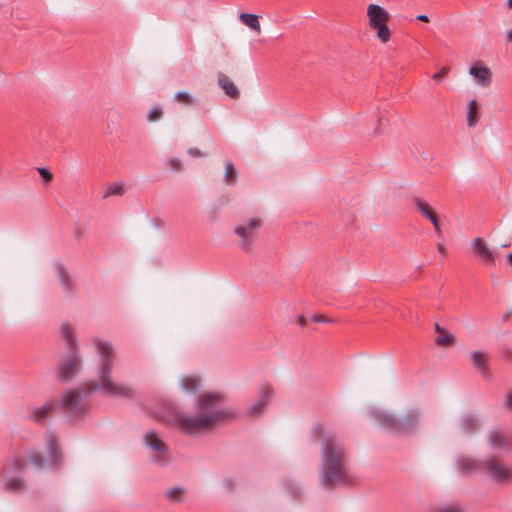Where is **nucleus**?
I'll return each instance as SVG.
<instances>
[{"label":"nucleus","mask_w":512,"mask_h":512,"mask_svg":"<svg viewBox=\"0 0 512 512\" xmlns=\"http://www.w3.org/2000/svg\"><path fill=\"white\" fill-rule=\"evenodd\" d=\"M223 397L219 393L206 392L199 398L198 411L195 415L179 414L176 418L178 428L187 434H196L208 430L226 413L219 409Z\"/></svg>","instance_id":"nucleus-1"},{"label":"nucleus","mask_w":512,"mask_h":512,"mask_svg":"<svg viewBox=\"0 0 512 512\" xmlns=\"http://www.w3.org/2000/svg\"><path fill=\"white\" fill-rule=\"evenodd\" d=\"M96 351L99 355V366H98V382L94 384V387L89 390L99 388L103 392L118 396V397H129L133 394V389L128 385L117 383L113 381L111 377L112 370L116 359L115 348L112 343L95 338L92 341Z\"/></svg>","instance_id":"nucleus-2"},{"label":"nucleus","mask_w":512,"mask_h":512,"mask_svg":"<svg viewBox=\"0 0 512 512\" xmlns=\"http://www.w3.org/2000/svg\"><path fill=\"white\" fill-rule=\"evenodd\" d=\"M349 469L344 448L335 438H328L322 447L321 480L323 485L339 484L348 479Z\"/></svg>","instance_id":"nucleus-3"},{"label":"nucleus","mask_w":512,"mask_h":512,"mask_svg":"<svg viewBox=\"0 0 512 512\" xmlns=\"http://www.w3.org/2000/svg\"><path fill=\"white\" fill-rule=\"evenodd\" d=\"M59 408H62L72 418H79L86 412L87 404L79 391L69 390L63 394L59 401L48 400L43 405L35 408L32 411L31 418L35 422L41 423Z\"/></svg>","instance_id":"nucleus-4"},{"label":"nucleus","mask_w":512,"mask_h":512,"mask_svg":"<svg viewBox=\"0 0 512 512\" xmlns=\"http://www.w3.org/2000/svg\"><path fill=\"white\" fill-rule=\"evenodd\" d=\"M379 425L397 434L414 433L421 421V412L417 409L409 410L405 415L396 418L391 412L379 410L375 413Z\"/></svg>","instance_id":"nucleus-5"},{"label":"nucleus","mask_w":512,"mask_h":512,"mask_svg":"<svg viewBox=\"0 0 512 512\" xmlns=\"http://www.w3.org/2000/svg\"><path fill=\"white\" fill-rule=\"evenodd\" d=\"M263 225L260 217H251L247 221L237 225L234 233L238 237V245L241 249H248L258 236Z\"/></svg>","instance_id":"nucleus-6"},{"label":"nucleus","mask_w":512,"mask_h":512,"mask_svg":"<svg viewBox=\"0 0 512 512\" xmlns=\"http://www.w3.org/2000/svg\"><path fill=\"white\" fill-rule=\"evenodd\" d=\"M486 474L494 481L504 483L512 479V467L492 459L484 464Z\"/></svg>","instance_id":"nucleus-7"},{"label":"nucleus","mask_w":512,"mask_h":512,"mask_svg":"<svg viewBox=\"0 0 512 512\" xmlns=\"http://www.w3.org/2000/svg\"><path fill=\"white\" fill-rule=\"evenodd\" d=\"M81 365V358L78 350H69L68 355L60 362V377L63 380H70L75 376Z\"/></svg>","instance_id":"nucleus-8"},{"label":"nucleus","mask_w":512,"mask_h":512,"mask_svg":"<svg viewBox=\"0 0 512 512\" xmlns=\"http://www.w3.org/2000/svg\"><path fill=\"white\" fill-rule=\"evenodd\" d=\"M473 252L481 259L486 266L495 264V257L486 241L480 237H476L471 241Z\"/></svg>","instance_id":"nucleus-9"},{"label":"nucleus","mask_w":512,"mask_h":512,"mask_svg":"<svg viewBox=\"0 0 512 512\" xmlns=\"http://www.w3.org/2000/svg\"><path fill=\"white\" fill-rule=\"evenodd\" d=\"M469 74L476 79L477 84L480 86L487 87L491 83L492 72L480 61H477L470 66Z\"/></svg>","instance_id":"nucleus-10"},{"label":"nucleus","mask_w":512,"mask_h":512,"mask_svg":"<svg viewBox=\"0 0 512 512\" xmlns=\"http://www.w3.org/2000/svg\"><path fill=\"white\" fill-rule=\"evenodd\" d=\"M367 18L370 27L376 24L388 23L390 15L384 7L378 4H369L367 7Z\"/></svg>","instance_id":"nucleus-11"},{"label":"nucleus","mask_w":512,"mask_h":512,"mask_svg":"<svg viewBox=\"0 0 512 512\" xmlns=\"http://www.w3.org/2000/svg\"><path fill=\"white\" fill-rule=\"evenodd\" d=\"M273 394V390L269 386H265L262 388L261 396L259 400H257L251 407L247 410V415L256 418L259 417L265 410L269 399Z\"/></svg>","instance_id":"nucleus-12"},{"label":"nucleus","mask_w":512,"mask_h":512,"mask_svg":"<svg viewBox=\"0 0 512 512\" xmlns=\"http://www.w3.org/2000/svg\"><path fill=\"white\" fill-rule=\"evenodd\" d=\"M487 441L492 449H509L512 447V441L500 429L491 430L487 434Z\"/></svg>","instance_id":"nucleus-13"},{"label":"nucleus","mask_w":512,"mask_h":512,"mask_svg":"<svg viewBox=\"0 0 512 512\" xmlns=\"http://www.w3.org/2000/svg\"><path fill=\"white\" fill-rule=\"evenodd\" d=\"M56 275L63 292L68 297H72L75 294L76 287L67 270L62 266H58L56 268Z\"/></svg>","instance_id":"nucleus-14"},{"label":"nucleus","mask_w":512,"mask_h":512,"mask_svg":"<svg viewBox=\"0 0 512 512\" xmlns=\"http://www.w3.org/2000/svg\"><path fill=\"white\" fill-rule=\"evenodd\" d=\"M217 83L218 86L225 92L227 96L232 99H238L240 96V91L235 85V83L224 73L219 72L217 74Z\"/></svg>","instance_id":"nucleus-15"},{"label":"nucleus","mask_w":512,"mask_h":512,"mask_svg":"<svg viewBox=\"0 0 512 512\" xmlns=\"http://www.w3.org/2000/svg\"><path fill=\"white\" fill-rule=\"evenodd\" d=\"M415 204H416L417 210L422 214V216L429 219L431 221V223L433 224L434 229L437 232H440V224H439L438 216L433 211L431 206L427 202H425L424 200H421V199H416Z\"/></svg>","instance_id":"nucleus-16"},{"label":"nucleus","mask_w":512,"mask_h":512,"mask_svg":"<svg viewBox=\"0 0 512 512\" xmlns=\"http://www.w3.org/2000/svg\"><path fill=\"white\" fill-rule=\"evenodd\" d=\"M25 464H30L35 469H42L44 467L45 461L42 454L38 451H30L25 457V463L20 460L15 461V469L21 470Z\"/></svg>","instance_id":"nucleus-17"},{"label":"nucleus","mask_w":512,"mask_h":512,"mask_svg":"<svg viewBox=\"0 0 512 512\" xmlns=\"http://www.w3.org/2000/svg\"><path fill=\"white\" fill-rule=\"evenodd\" d=\"M471 362L475 369L483 376L488 374V355L481 351H473L470 354Z\"/></svg>","instance_id":"nucleus-18"},{"label":"nucleus","mask_w":512,"mask_h":512,"mask_svg":"<svg viewBox=\"0 0 512 512\" xmlns=\"http://www.w3.org/2000/svg\"><path fill=\"white\" fill-rule=\"evenodd\" d=\"M143 441L150 449L159 453H165L168 449L167 445L153 431L147 432L143 437Z\"/></svg>","instance_id":"nucleus-19"},{"label":"nucleus","mask_w":512,"mask_h":512,"mask_svg":"<svg viewBox=\"0 0 512 512\" xmlns=\"http://www.w3.org/2000/svg\"><path fill=\"white\" fill-rule=\"evenodd\" d=\"M179 385L183 392L191 394L199 390L201 387V380L198 376L186 375L180 379Z\"/></svg>","instance_id":"nucleus-20"},{"label":"nucleus","mask_w":512,"mask_h":512,"mask_svg":"<svg viewBox=\"0 0 512 512\" xmlns=\"http://www.w3.org/2000/svg\"><path fill=\"white\" fill-rule=\"evenodd\" d=\"M60 332L63 339L69 346V350H77V340L75 336V331L72 326L68 323H63L60 326Z\"/></svg>","instance_id":"nucleus-21"},{"label":"nucleus","mask_w":512,"mask_h":512,"mask_svg":"<svg viewBox=\"0 0 512 512\" xmlns=\"http://www.w3.org/2000/svg\"><path fill=\"white\" fill-rule=\"evenodd\" d=\"M239 19L244 25L249 27L255 33H257L258 35L261 34L262 28L259 22V17L256 14L241 13L239 15Z\"/></svg>","instance_id":"nucleus-22"},{"label":"nucleus","mask_w":512,"mask_h":512,"mask_svg":"<svg viewBox=\"0 0 512 512\" xmlns=\"http://www.w3.org/2000/svg\"><path fill=\"white\" fill-rule=\"evenodd\" d=\"M478 421L474 416L468 415L462 418L459 429L463 434H471L478 429Z\"/></svg>","instance_id":"nucleus-23"},{"label":"nucleus","mask_w":512,"mask_h":512,"mask_svg":"<svg viewBox=\"0 0 512 512\" xmlns=\"http://www.w3.org/2000/svg\"><path fill=\"white\" fill-rule=\"evenodd\" d=\"M479 121L478 103L476 100H470L467 104V125L474 127Z\"/></svg>","instance_id":"nucleus-24"},{"label":"nucleus","mask_w":512,"mask_h":512,"mask_svg":"<svg viewBox=\"0 0 512 512\" xmlns=\"http://www.w3.org/2000/svg\"><path fill=\"white\" fill-rule=\"evenodd\" d=\"M46 445L49 450V461L53 464H56L58 461V440L57 438L49 434L46 437Z\"/></svg>","instance_id":"nucleus-25"},{"label":"nucleus","mask_w":512,"mask_h":512,"mask_svg":"<svg viewBox=\"0 0 512 512\" xmlns=\"http://www.w3.org/2000/svg\"><path fill=\"white\" fill-rule=\"evenodd\" d=\"M370 28L376 31L377 38L382 43H387L391 38V30L389 29L387 23L376 24L374 26H370Z\"/></svg>","instance_id":"nucleus-26"},{"label":"nucleus","mask_w":512,"mask_h":512,"mask_svg":"<svg viewBox=\"0 0 512 512\" xmlns=\"http://www.w3.org/2000/svg\"><path fill=\"white\" fill-rule=\"evenodd\" d=\"M225 173L224 181L227 185H234L237 181V171L231 161H225L224 163Z\"/></svg>","instance_id":"nucleus-27"},{"label":"nucleus","mask_w":512,"mask_h":512,"mask_svg":"<svg viewBox=\"0 0 512 512\" xmlns=\"http://www.w3.org/2000/svg\"><path fill=\"white\" fill-rule=\"evenodd\" d=\"M435 343L441 347H450L456 344V338L454 335L444 331L437 336Z\"/></svg>","instance_id":"nucleus-28"},{"label":"nucleus","mask_w":512,"mask_h":512,"mask_svg":"<svg viewBox=\"0 0 512 512\" xmlns=\"http://www.w3.org/2000/svg\"><path fill=\"white\" fill-rule=\"evenodd\" d=\"M165 495L171 502H182L185 496V490L181 487H172L166 491Z\"/></svg>","instance_id":"nucleus-29"},{"label":"nucleus","mask_w":512,"mask_h":512,"mask_svg":"<svg viewBox=\"0 0 512 512\" xmlns=\"http://www.w3.org/2000/svg\"><path fill=\"white\" fill-rule=\"evenodd\" d=\"M25 487L24 482L19 478H8L5 480V488L11 492H18Z\"/></svg>","instance_id":"nucleus-30"},{"label":"nucleus","mask_w":512,"mask_h":512,"mask_svg":"<svg viewBox=\"0 0 512 512\" xmlns=\"http://www.w3.org/2000/svg\"><path fill=\"white\" fill-rule=\"evenodd\" d=\"M459 467L463 472H473L478 469V463L471 458H462L459 461Z\"/></svg>","instance_id":"nucleus-31"},{"label":"nucleus","mask_w":512,"mask_h":512,"mask_svg":"<svg viewBox=\"0 0 512 512\" xmlns=\"http://www.w3.org/2000/svg\"><path fill=\"white\" fill-rule=\"evenodd\" d=\"M125 192V188L122 184L113 183L110 184L103 195V198H108L110 196H121Z\"/></svg>","instance_id":"nucleus-32"},{"label":"nucleus","mask_w":512,"mask_h":512,"mask_svg":"<svg viewBox=\"0 0 512 512\" xmlns=\"http://www.w3.org/2000/svg\"><path fill=\"white\" fill-rule=\"evenodd\" d=\"M174 98H175V100L177 102L185 104V105H191V104L194 103L193 96L190 93L186 92V91L177 92L174 95Z\"/></svg>","instance_id":"nucleus-33"},{"label":"nucleus","mask_w":512,"mask_h":512,"mask_svg":"<svg viewBox=\"0 0 512 512\" xmlns=\"http://www.w3.org/2000/svg\"><path fill=\"white\" fill-rule=\"evenodd\" d=\"M432 512H463V509L457 504H445L435 507Z\"/></svg>","instance_id":"nucleus-34"},{"label":"nucleus","mask_w":512,"mask_h":512,"mask_svg":"<svg viewBox=\"0 0 512 512\" xmlns=\"http://www.w3.org/2000/svg\"><path fill=\"white\" fill-rule=\"evenodd\" d=\"M162 116H163V111L161 108H159V107L152 108L147 115V120L149 122H155V121L160 120L162 118Z\"/></svg>","instance_id":"nucleus-35"},{"label":"nucleus","mask_w":512,"mask_h":512,"mask_svg":"<svg viewBox=\"0 0 512 512\" xmlns=\"http://www.w3.org/2000/svg\"><path fill=\"white\" fill-rule=\"evenodd\" d=\"M448 73H449V68L448 67H442L437 73H435L432 76V79L436 83H440L447 76Z\"/></svg>","instance_id":"nucleus-36"},{"label":"nucleus","mask_w":512,"mask_h":512,"mask_svg":"<svg viewBox=\"0 0 512 512\" xmlns=\"http://www.w3.org/2000/svg\"><path fill=\"white\" fill-rule=\"evenodd\" d=\"M169 167L173 171H181L182 170V162L178 158H172L169 162Z\"/></svg>","instance_id":"nucleus-37"},{"label":"nucleus","mask_w":512,"mask_h":512,"mask_svg":"<svg viewBox=\"0 0 512 512\" xmlns=\"http://www.w3.org/2000/svg\"><path fill=\"white\" fill-rule=\"evenodd\" d=\"M38 172L45 181L50 182L53 179V175L46 168H38Z\"/></svg>","instance_id":"nucleus-38"},{"label":"nucleus","mask_w":512,"mask_h":512,"mask_svg":"<svg viewBox=\"0 0 512 512\" xmlns=\"http://www.w3.org/2000/svg\"><path fill=\"white\" fill-rule=\"evenodd\" d=\"M505 404L512 409V391H508L505 397Z\"/></svg>","instance_id":"nucleus-39"},{"label":"nucleus","mask_w":512,"mask_h":512,"mask_svg":"<svg viewBox=\"0 0 512 512\" xmlns=\"http://www.w3.org/2000/svg\"><path fill=\"white\" fill-rule=\"evenodd\" d=\"M188 153L195 157H201L203 156L202 152L196 148H191L188 150Z\"/></svg>","instance_id":"nucleus-40"},{"label":"nucleus","mask_w":512,"mask_h":512,"mask_svg":"<svg viewBox=\"0 0 512 512\" xmlns=\"http://www.w3.org/2000/svg\"><path fill=\"white\" fill-rule=\"evenodd\" d=\"M312 320L315 322H327L328 319L324 315H313Z\"/></svg>","instance_id":"nucleus-41"},{"label":"nucleus","mask_w":512,"mask_h":512,"mask_svg":"<svg viewBox=\"0 0 512 512\" xmlns=\"http://www.w3.org/2000/svg\"><path fill=\"white\" fill-rule=\"evenodd\" d=\"M417 20L419 21H422V22H429V18L428 16L424 15V14H420L416 17Z\"/></svg>","instance_id":"nucleus-42"},{"label":"nucleus","mask_w":512,"mask_h":512,"mask_svg":"<svg viewBox=\"0 0 512 512\" xmlns=\"http://www.w3.org/2000/svg\"><path fill=\"white\" fill-rule=\"evenodd\" d=\"M437 248H438V251H439V253L441 255H446L447 250H446V248L442 244H438Z\"/></svg>","instance_id":"nucleus-43"},{"label":"nucleus","mask_w":512,"mask_h":512,"mask_svg":"<svg viewBox=\"0 0 512 512\" xmlns=\"http://www.w3.org/2000/svg\"><path fill=\"white\" fill-rule=\"evenodd\" d=\"M434 329L438 333V335L445 331L438 323L434 325Z\"/></svg>","instance_id":"nucleus-44"},{"label":"nucleus","mask_w":512,"mask_h":512,"mask_svg":"<svg viewBox=\"0 0 512 512\" xmlns=\"http://www.w3.org/2000/svg\"><path fill=\"white\" fill-rule=\"evenodd\" d=\"M506 37H507V40H508L509 42H512V29H510V30L507 32Z\"/></svg>","instance_id":"nucleus-45"},{"label":"nucleus","mask_w":512,"mask_h":512,"mask_svg":"<svg viewBox=\"0 0 512 512\" xmlns=\"http://www.w3.org/2000/svg\"><path fill=\"white\" fill-rule=\"evenodd\" d=\"M298 323L303 326L305 324V319L301 316L298 318Z\"/></svg>","instance_id":"nucleus-46"},{"label":"nucleus","mask_w":512,"mask_h":512,"mask_svg":"<svg viewBox=\"0 0 512 512\" xmlns=\"http://www.w3.org/2000/svg\"><path fill=\"white\" fill-rule=\"evenodd\" d=\"M507 261L510 265H512V253L507 255Z\"/></svg>","instance_id":"nucleus-47"},{"label":"nucleus","mask_w":512,"mask_h":512,"mask_svg":"<svg viewBox=\"0 0 512 512\" xmlns=\"http://www.w3.org/2000/svg\"><path fill=\"white\" fill-rule=\"evenodd\" d=\"M507 5L509 8H512V0H507Z\"/></svg>","instance_id":"nucleus-48"}]
</instances>
